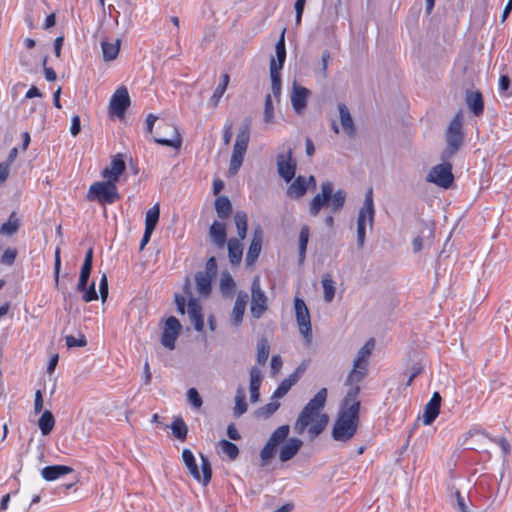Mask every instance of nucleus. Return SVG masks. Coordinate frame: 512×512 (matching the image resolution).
I'll use <instances>...</instances> for the list:
<instances>
[{
	"label": "nucleus",
	"mask_w": 512,
	"mask_h": 512,
	"mask_svg": "<svg viewBox=\"0 0 512 512\" xmlns=\"http://www.w3.org/2000/svg\"><path fill=\"white\" fill-rule=\"evenodd\" d=\"M215 210L217 215L221 219H226L230 216L232 212V204L228 197L219 196L215 200Z\"/></svg>",
	"instance_id": "c9c22d12"
},
{
	"label": "nucleus",
	"mask_w": 512,
	"mask_h": 512,
	"mask_svg": "<svg viewBox=\"0 0 512 512\" xmlns=\"http://www.w3.org/2000/svg\"><path fill=\"white\" fill-rule=\"evenodd\" d=\"M270 345L267 339L262 338L258 341L257 344V362L260 365H264L269 357Z\"/></svg>",
	"instance_id": "a18cd8bd"
},
{
	"label": "nucleus",
	"mask_w": 512,
	"mask_h": 512,
	"mask_svg": "<svg viewBox=\"0 0 512 512\" xmlns=\"http://www.w3.org/2000/svg\"><path fill=\"white\" fill-rule=\"evenodd\" d=\"M201 457V470L198 469L194 454L189 449L182 451V460L188 469L191 476L198 482H202L203 485H207L212 476L211 464L209 459L200 454Z\"/></svg>",
	"instance_id": "39448f33"
},
{
	"label": "nucleus",
	"mask_w": 512,
	"mask_h": 512,
	"mask_svg": "<svg viewBox=\"0 0 512 512\" xmlns=\"http://www.w3.org/2000/svg\"><path fill=\"white\" fill-rule=\"evenodd\" d=\"M181 331V324L177 318L170 316L165 322L163 328L161 343L164 347L173 350L175 348V342Z\"/></svg>",
	"instance_id": "4468645a"
},
{
	"label": "nucleus",
	"mask_w": 512,
	"mask_h": 512,
	"mask_svg": "<svg viewBox=\"0 0 512 512\" xmlns=\"http://www.w3.org/2000/svg\"><path fill=\"white\" fill-rule=\"evenodd\" d=\"M374 346H375L374 340L373 339L368 340L364 344V346L361 347V349L358 351V353L353 361V364H355V366L360 365V366L368 367V360H369V357L372 353Z\"/></svg>",
	"instance_id": "473e14b6"
},
{
	"label": "nucleus",
	"mask_w": 512,
	"mask_h": 512,
	"mask_svg": "<svg viewBox=\"0 0 512 512\" xmlns=\"http://www.w3.org/2000/svg\"><path fill=\"white\" fill-rule=\"evenodd\" d=\"M173 132V137L171 139L167 138H154V141L157 144L163 145V146H169L173 147L175 149H180L182 145V139L180 137V134L178 133L177 129L175 127H171Z\"/></svg>",
	"instance_id": "c03bdc74"
},
{
	"label": "nucleus",
	"mask_w": 512,
	"mask_h": 512,
	"mask_svg": "<svg viewBox=\"0 0 512 512\" xmlns=\"http://www.w3.org/2000/svg\"><path fill=\"white\" fill-rule=\"evenodd\" d=\"M277 170L279 175L286 181L289 182L295 176L296 163L292 159L291 152L286 154H280L277 157Z\"/></svg>",
	"instance_id": "dca6fc26"
},
{
	"label": "nucleus",
	"mask_w": 512,
	"mask_h": 512,
	"mask_svg": "<svg viewBox=\"0 0 512 512\" xmlns=\"http://www.w3.org/2000/svg\"><path fill=\"white\" fill-rule=\"evenodd\" d=\"M338 110L340 116V123L344 133L348 137H353L356 133V129L348 107L345 104H339Z\"/></svg>",
	"instance_id": "b1692460"
},
{
	"label": "nucleus",
	"mask_w": 512,
	"mask_h": 512,
	"mask_svg": "<svg viewBox=\"0 0 512 512\" xmlns=\"http://www.w3.org/2000/svg\"><path fill=\"white\" fill-rule=\"evenodd\" d=\"M250 141V121L246 120L236 135L233 151L229 163V173L236 175L243 164Z\"/></svg>",
	"instance_id": "7ed1b4c3"
},
{
	"label": "nucleus",
	"mask_w": 512,
	"mask_h": 512,
	"mask_svg": "<svg viewBox=\"0 0 512 512\" xmlns=\"http://www.w3.org/2000/svg\"><path fill=\"white\" fill-rule=\"evenodd\" d=\"M99 292L102 301H105L108 297V279L106 274H103L101 276L100 282H99Z\"/></svg>",
	"instance_id": "680f3d73"
},
{
	"label": "nucleus",
	"mask_w": 512,
	"mask_h": 512,
	"mask_svg": "<svg viewBox=\"0 0 512 512\" xmlns=\"http://www.w3.org/2000/svg\"><path fill=\"white\" fill-rule=\"evenodd\" d=\"M240 241V239L231 238L227 243L229 260L233 265L239 264L242 259L243 248Z\"/></svg>",
	"instance_id": "2f4dec72"
},
{
	"label": "nucleus",
	"mask_w": 512,
	"mask_h": 512,
	"mask_svg": "<svg viewBox=\"0 0 512 512\" xmlns=\"http://www.w3.org/2000/svg\"><path fill=\"white\" fill-rule=\"evenodd\" d=\"M309 95L310 91L307 88L298 85L296 82L293 83L290 100L296 114L300 115L303 113L307 106Z\"/></svg>",
	"instance_id": "2eb2a0df"
},
{
	"label": "nucleus",
	"mask_w": 512,
	"mask_h": 512,
	"mask_svg": "<svg viewBox=\"0 0 512 512\" xmlns=\"http://www.w3.org/2000/svg\"><path fill=\"white\" fill-rule=\"evenodd\" d=\"M197 291L201 296H208L211 291L212 276L209 272H198L195 275Z\"/></svg>",
	"instance_id": "7c9ffc66"
},
{
	"label": "nucleus",
	"mask_w": 512,
	"mask_h": 512,
	"mask_svg": "<svg viewBox=\"0 0 512 512\" xmlns=\"http://www.w3.org/2000/svg\"><path fill=\"white\" fill-rule=\"evenodd\" d=\"M333 188V183L330 181L322 183L321 192L316 194L309 203V213L311 216H317L320 210L328 205Z\"/></svg>",
	"instance_id": "ddd939ff"
},
{
	"label": "nucleus",
	"mask_w": 512,
	"mask_h": 512,
	"mask_svg": "<svg viewBox=\"0 0 512 512\" xmlns=\"http://www.w3.org/2000/svg\"><path fill=\"white\" fill-rule=\"evenodd\" d=\"M248 294L245 291H239L231 313V323L234 326L241 324L246 310Z\"/></svg>",
	"instance_id": "aec40b11"
},
{
	"label": "nucleus",
	"mask_w": 512,
	"mask_h": 512,
	"mask_svg": "<svg viewBox=\"0 0 512 512\" xmlns=\"http://www.w3.org/2000/svg\"><path fill=\"white\" fill-rule=\"evenodd\" d=\"M219 445L222 449V452L224 454H226L231 460H234L237 458V456L239 454V449L234 443H232L228 440H221L219 442Z\"/></svg>",
	"instance_id": "09e8293b"
},
{
	"label": "nucleus",
	"mask_w": 512,
	"mask_h": 512,
	"mask_svg": "<svg viewBox=\"0 0 512 512\" xmlns=\"http://www.w3.org/2000/svg\"><path fill=\"white\" fill-rule=\"evenodd\" d=\"M261 382H262L261 370L257 367H252L250 369V386L249 387L260 388Z\"/></svg>",
	"instance_id": "6e6d98bb"
},
{
	"label": "nucleus",
	"mask_w": 512,
	"mask_h": 512,
	"mask_svg": "<svg viewBox=\"0 0 512 512\" xmlns=\"http://www.w3.org/2000/svg\"><path fill=\"white\" fill-rule=\"evenodd\" d=\"M187 399L189 403L196 409L202 406V399L195 388H190L187 392Z\"/></svg>",
	"instance_id": "5fc2aeb1"
},
{
	"label": "nucleus",
	"mask_w": 512,
	"mask_h": 512,
	"mask_svg": "<svg viewBox=\"0 0 512 512\" xmlns=\"http://www.w3.org/2000/svg\"><path fill=\"white\" fill-rule=\"evenodd\" d=\"M307 191V179L298 176L288 188V195L292 198L302 197Z\"/></svg>",
	"instance_id": "f704fd0d"
},
{
	"label": "nucleus",
	"mask_w": 512,
	"mask_h": 512,
	"mask_svg": "<svg viewBox=\"0 0 512 512\" xmlns=\"http://www.w3.org/2000/svg\"><path fill=\"white\" fill-rule=\"evenodd\" d=\"M368 372V367L360 366L353 364V368L347 376L346 385L349 386L350 390L353 387H358L360 389V382L366 377Z\"/></svg>",
	"instance_id": "bb28decb"
},
{
	"label": "nucleus",
	"mask_w": 512,
	"mask_h": 512,
	"mask_svg": "<svg viewBox=\"0 0 512 512\" xmlns=\"http://www.w3.org/2000/svg\"><path fill=\"white\" fill-rule=\"evenodd\" d=\"M60 268H61L60 249L56 248L55 255H54V278H55V284L57 286L59 284Z\"/></svg>",
	"instance_id": "052dcab7"
},
{
	"label": "nucleus",
	"mask_w": 512,
	"mask_h": 512,
	"mask_svg": "<svg viewBox=\"0 0 512 512\" xmlns=\"http://www.w3.org/2000/svg\"><path fill=\"white\" fill-rule=\"evenodd\" d=\"M83 293L82 298L85 302H91L98 299L97 292L95 290V283L93 282L89 288H85V290L80 291Z\"/></svg>",
	"instance_id": "13d9d810"
},
{
	"label": "nucleus",
	"mask_w": 512,
	"mask_h": 512,
	"mask_svg": "<svg viewBox=\"0 0 512 512\" xmlns=\"http://www.w3.org/2000/svg\"><path fill=\"white\" fill-rule=\"evenodd\" d=\"M285 29L282 31L279 40L275 46L276 56L270 60V72L275 69L277 74H281V70L286 60V47H285Z\"/></svg>",
	"instance_id": "6ab92c4d"
},
{
	"label": "nucleus",
	"mask_w": 512,
	"mask_h": 512,
	"mask_svg": "<svg viewBox=\"0 0 512 512\" xmlns=\"http://www.w3.org/2000/svg\"><path fill=\"white\" fill-rule=\"evenodd\" d=\"M374 216L373 191L370 188L365 195L363 206L360 208L357 216V246L359 249H362L365 244L367 228L373 227Z\"/></svg>",
	"instance_id": "20e7f679"
},
{
	"label": "nucleus",
	"mask_w": 512,
	"mask_h": 512,
	"mask_svg": "<svg viewBox=\"0 0 512 512\" xmlns=\"http://www.w3.org/2000/svg\"><path fill=\"white\" fill-rule=\"evenodd\" d=\"M160 215V208L158 204H155L146 212L145 217V229L148 231H154Z\"/></svg>",
	"instance_id": "4c0bfd02"
},
{
	"label": "nucleus",
	"mask_w": 512,
	"mask_h": 512,
	"mask_svg": "<svg viewBox=\"0 0 512 512\" xmlns=\"http://www.w3.org/2000/svg\"><path fill=\"white\" fill-rule=\"evenodd\" d=\"M86 198L89 201H97L101 204H112L120 196L116 184L105 180L93 183L88 189Z\"/></svg>",
	"instance_id": "423d86ee"
},
{
	"label": "nucleus",
	"mask_w": 512,
	"mask_h": 512,
	"mask_svg": "<svg viewBox=\"0 0 512 512\" xmlns=\"http://www.w3.org/2000/svg\"><path fill=\"white\" fill-rule=\"evenodd\" d=\"M39 429L41 430V433L46 436L51 433V431L54 428L55 420L52 415V413L49 410H45L39 421H38Z\"/></svg>",
	"instance_id": "e433bc0d"
},
{
	"label": "nucleus",
	"mask_w": 512,
	"mask_h": 512,
	"mask_svg": "<svg viewBox=\"0 0 512 512\" xmlns=\"http://www.w3.org/2000/svg\"><path fill=\"white\" fill-rule=\"evenodd\" d=\"M184 293L188 296L187 313L196 331H202L204 328V319L202 306L200 302L191 296L190 283L187 281L184 286Z\"/></svg>",
	"instance_id": "9b49d317"
},
{
	"label": "nucleus",
	"mask_w": 512,
	"mask_h": 512,
	"mask_svg": "<svg viewBox=\"0 0 512 512\" xmlns=\"http://www.w3.org/2000/svg\"><path fill=\"white\" fill-rule=\"evenodd\" d=\"M302 441L298 438H290L280 449L279 458L282 462L292 459L300 450Z\"/></svg>",
	"instance_id": "a878e982"
},
{
	"label": "nucleus",
	"mask_w": 512,
	"mask_h": 512,
	"mask_svg": "<svg viewBox=\"0 0 512 512\" xmlns=\"http://www.w3.org/2000/svg\"><path fill=\"white\" fill-rule=\"evenodd\" d=\"M18 228V220L14 217V214H11L8 221L1 225L0 233L3 235L11 236L17 232Z\"/></svg>",
	"instance_id": "49530a36"
},
{
	"label": "nucleus",
	"mask_w": 512,
	"mask_h": 512,
	"mask_svg": "<svg viewBox=\"0 0 512 512\" xmlns=\"http://www.w3.org/2000/svg\"><path fill=\"white\" fill-rule=\"evenodd\" d=\"M73 472V469L66 465L46 466L41 470V476L46 481H54Z\"/></svg>",
	"instance_id": "5701e85b"
},
{
	"label": "nucleus",
	"mask_w": 512,
	"mask_h": 512,
	"mask_svg": "<svg viewBox=\"0 0 512 512\" xmlns=\"http://www.w3.org/2000/svg\"><path fill=\"white\" fill-rule=\"evenodd\" d=\"M248 405L246 402V393L243 387H238L235 394V406L233 413L235 417H240L247 412Z\"/></svg>",
	"instance_id": "72a5a7b5"
},
{
	"label": "nucleus",
	"mask_w": 512,
	"mask_h": 512,
	"mask_svg": "<svg viewBox=\"0 0 512 512\" xmlns=\"http://www.w3.org/2000/svg\"><path fill=\"white\" fill-rule=\"evenodd\" d=\"M262 247V230L261 228L255 229L253 233V238L250 243L247 255H246V263L247 265H253L257 258L259 257V254L261 252Z\"/></svg>",
	"instance_id": "4be33fe9"
},
{
	"label": "nucleus",
	"mask_w": 512,
	"mask_h": 512,
	"mask_svg": "<svg viewBox=\"0 0 512 512\" xmlns=\"http://www.w3.org/2000/svg\"><path fill=\"white\" fill-rule=\"evenodd\" d=\"M234 221L240 240H243L247 234V214L243 211H237L234 215Z\"/></svg>",
	"instance_id": "ea45409f"
},
{
	"label": "nucleus",
	"mask_w": 512,
	"mask_h": 512,
	"mask_svg": "<svg viewBox=\"0 0 512 512\" xmlns=\"http://www.w3.org/2000/svg\"><path fill=\"white\" fill-rule=\"evenodd\" d=\"M466 104L474 115L479 116L483 113V98L480 92L470 91L466 94Z\"/></svg>",
	"instance_id": "c85d7f7f"
},
{
	"label": "nucleus",
	"mask_w": 512,
	"mask_h": 512,
	"mask_svg": "<svg viewBox=\"0 0 512 512\" xmlns=\"http://www.w3.org/2000/svg\"><path fill=\"white\" fill-rule=\"evenodd\" d=\"M264 122L267 124H271L274 122V105L272 100V95L268 94L265 98L264 104Z\"/></svg>",
	"instance_id": "8fccbe9b"
},
{
	"label": "nucleus",
	"mask_w": 512,
	"mask_h": 512,
	"mask_svg": "<svg viewBox=\"0 0 512 512\" xmlns=\"http://www.w3.org/2000/svg\"><path fill=\"white\" fill-rule=\"evenodd\" d=\"M299 380L298 372H293L287 378L281 381L277 389L274 391L273 398H282Z\"/></svg>",
	"instance_id": "c756f323"
},
{
	"label": "nucleus",
	"mask_w": 512,
	"mask_h": 512,
	"mask_svg": "<svg viewBox=\"0 0 512 512\" xmlns=\"http://www.w3.org/2000/svg\"><path fill=\"white\" fill-rule=\"evenodd\" d=\"M310 229L308 225H303L299 234V260L303 262L306 256L307 244L309 241Z\"/></svg>",
	"instance_id": "a19ab883"
},
{
	"label": "nucleus",
	"mask_w": 512,
	"mask_h": 512,
	"mask_svg": "<svg viewBox=\"0 0 512 512\" xmlns=\"http://www.w3.org/2000/svg\"><path fill=\"white\" fill-rule=\"evenodd\" d=\"M130 104V97L125 87H121L116 90L110 101V110L118 115L122 116Z\"/></svg>",
	"instance_id": "a211bd4d"
},
{
	"label": "nucleus",
	"mask_w": 512,
	"mask_h": 512,
	"mask_svg": "<svg viewBox=\"0 0 512 512\" xmlns=\"http://www.w3.org/2000/svg\"><path fill=\"white\" fill-rule=\"evenodd\" d=\"M227 435L231 440H235V441H237L241 438V435H240L238 429L236 428V426L233 423L228 425Z\"/></svg>",
	"instance_id": "69168bd1"
},
{
	"label": "nucleus",
	"mask_w": 512,
	"mask_h": 512,
	"mask_svg": "<svg viewBox=\"0 0 512 512\" xmlns=\"http://www.w3.org/2000/svg\"><path fill=\"white\" fill-rule=\"evenodd\" d=\"M358 395V387H353L347 391L332 429V437L335 441L347 442L356 434L360 410Z\"/></svg>",
	"instance_id": "f257e3e1"
},
{
	"label": "nucleus",
	"mask_w": 512,
	"mask_h": 512,
	"mask_svg": "<svg viewBox=\"0 0 512 512\" xmlns=\"http://www.w3.org/2000/svg\"><path fill=\"white\" fill-rule=\"evenodd\" d=\"M173 435L180 441H184L187 437L188 428L184 420L180 417L175 418L171 424Z\"/></svg>",
	"instance_id": "79ce46f5"
},
{
	"label": "nucleus",
	"mask_w": 512,
	"mask_h": 512,
	"mask_svg": "<svg viewBox=\"0 0 512 512\" xmlns=\"http://www.w3.org/2000/svg\"><path fill=\"white\" fill-rule=\"evenodd\" d=\"M279 407H280V404L278 402H270V403L266 404L265 406L261 407L257 411V414L260 417L268 418L272 414H274L278 410Z\"/></svg>",
	"instance_id": "864d4df0"
},
{
	"label": "nucleus",
	"mask_w": 512,
	"mask_h": 512,
	"mask_svg": "<svg viewBox=\"0 0 512 512\" xmlns=\"http://www.w3.org/2000/svg\"><path fill=\"white\" fill-rule=\"evenodd\" d=\"M126 169V164L121 154H117L111 160V163L102 171V177L106 181H112L116 184L119 177L123 174Z\"/></svg>",
	"instance_id": "f3484780"
},
{
	"label": "nucleus",
	"mask_w": 512,
	"mask_h": 512,
	"mask_svg": "<svg viewBox=\"0 0 512 512\" xmlns=\"http://www.w3.org/2000/svg\"><path fill=\"white\" fill-rule=\"evenodd\" d=\"M327 400V389L321 388L300 412L294 428L302 434L310 425L308 432L311 437L318 436L328 423L326 414L321 413Z\"/></svg>",
	"instance_id": "f03ea898"
},
{
	"label": "nucleus",
	"mask_w": 512,
	"mask_h": 512,
	"mask_svg": "<svg viewBox=\"0 0 512 512\" xmlns=\"http://www.w3.org/2000/svg\"><path fill=\"white\" fill-rule=\"evenodd\" d=\"M80 129H81L80 117L78 115H75L72 117V120H71L70 132L73 136H77L80 132Z\"/></svg>",
	"instance_id": "e2e57ef3"
},
{
	"label": "nucleus",
	"mask_w": 512,
	"mask_h": 512,
	"mask_svg": "<svg viewBox=\"0 0 512 512\" xmlns=\"http://www.w3.org/2000/svg\"><path fill=\"white\" fill-rule=\"evenodd\" d=\"M268 309V297L261 288L259 276H255L251 284L250 313L255 319L261 318Z\"/></svg>",
	"instance_id": "6e6552de"
},
{
	"label": "nucleus",
	"mask_w": 512,
	"mask_h": 512,
	"mask_svg": "<svg viewBox=\"0 0 512 512\" xmlns=\"http://www.w3.org/2000/svg\"><path fill=\"white\" fill-rule=\"evenodd\" d=\"M175 303L177 306V310L179 313L184 314L185 313V305H186V297L183 295H175Z\"/></svg>",
	"instance_id": "338daca9"
},
{
	"label": "nucleus",
	"mask_w": 512,
	"mask_h": 512,
	"mask_svg": "<svg viewBox=\"0 0 512 512\" xmlns=\"http://www.w3.org/2000/svg\"><path fill=\"white\" fill-rule=\"evenodd\" d=\"M209 235L218 248H223L226 243V225L223 222L214 221L209 229Z\"/></svg>",
	"instance_id": "393cba45"
},
{
	"label": "nucleus",
	"mask_w": 512,
	"mask_h": 512,
	"mask_svg": "<svg viewBox=\"0 0 512 512\" xmlns=\"http://www.w3.org/2000/svg\"><path fill=\"white\" fill-rule=\"evenodd\" d=\"M9 163H0V185H2L9 176Z\"/></svg>",
	"instance_id": "774afa93"
},
{
	"label": "nucleus",
	"mask_w": 512,
	"mask_h": 512,
	"mask_svg": "<svg viewBox=\"0 0 512 512\" xmlns=\"http://www.w3.org/2000/svg\"><path fill=\"white\" fill-rule=\"evenodd\" d=\"M121 46V40L116 39L114 42L103 40L101 42L103 60L106 62L113 61L117 58Z\"/></svg>",
	"instance_id": "cd10ccee"
},
{
	"label": "nucleus",
	"mask_w": 512,
	"mask_h": 512,
	"mask_svg": "<svg viewBox=\"0 0 512 512\" xmlns=\"http://www.w3.org/2000/svg\"><path fill=\"white\" fill-rule=\"evenodd\" d=\"M426 180L439 187L448 188L453 181L451 164L443 163L434 166L428 173Z\"/></svg>",
	"instance_id": "f8f14e48"
},
{
	"label": "nucleus",
	"mask_w": 512,
	"mask_h": 512,
	"mask_svg": "<svg viewBox=\"0 0 512 512\" xmlns=\"http://www.w3.org/2000/svg\"><path fill=\"white\" fill-rule=\"evenodd\" d=\"M289 432V425H282L271 434L260 452L263 464H266L275 455L277 446L287 439Z\"/></svg>",
	"instance_id": "1a4fd4ad"
},
{
	"label": "nucleus",
	"mask_w": 512,
	"mask_h": 512,
	"mask_svg": "<svg viewBox=\"0 0 512 512\" xmlns=\"http://www.w3.org/2000/svg\"><path fill=\"white\" fill-rule=\"evenodd\" d=\"M455 497L457 501V509L459 512H469L468 506L465 503L464 498L461 496L459 491L455 492Z\"/></svg>",
	"instance_id": "0e129e2a"
},
{
	"label": "nucleus",
	"mask_w": 512,
	"mask_h": 512,
	"mask_svg": "<svg viewBox=\"0 0 512 512\" xmlns=\"http://www.w3.org/2000/svg\"><path fill=\"white\" fill-rule=\"evenodd\" d=\"M65 342L68 348L73 347H84L87 344V341L84 336H81L80 338H75L74 336H66Z\"/></svg>",
	"instance_id": "4d7b16f0"
},
{
	"label": "nucleus",
	"mask_w": 512,
	"mask_h": 512,
	"mask_svg": "<svg viewBox=\"0 0 512 512\" xmlns=\"http://www.w3.org/2000/svg\"><path fill=\"white\" fill-rule=\"evenodd\" d=\"M235 286L234 280L229 273H224L220 280V288L224 294L230 293Z\"/></svg>",
	"instance_id": "603ef678"
},
{
	"label": "nucleus",
	"mask_w": 512,
	"mask_h": 512,
	"mask_svg": "<svg viewBox=\"0 0 512 512\" xmlns=\"http://www.w3.org/2000/svg\"><path fill=\"white\" fill-rule=\"evenodd\" d=\"M294 310L299 333L303 337L306 345H310L313 340L311 316L303 299L299 297L294 298Z\"/></svg>",
	"instance_id": "0eeeda50"
},
{
	"label": "nucleus",
	"mask_w": 512,
	"mask_h": 512,
	"mask_svg": "<svg viewBox=\"0 0 512 512\" xmlns=\"http://www.w3.org/2000/svg\"><path fill=\"white\" fill-rule=\"evenodd\" d=\"M441 396L438 392H434L431 399L425 406L423 414V423L430 425L437 418L440 412Z\"/></svg>",
	"instance_id": "412c9836"
},
{
	"label": "nucleus",
	"mask_w": 512,
	"mask_h": 512,
	"mask_svg": "<svg viewBox=\"0 0 512 512\" xmlns=\"http://www.w3.org/2000/svg\"><path fill=\"white\" fill-rule=\"evenodd\" d=\"M321 283L323 287L324 300L327 303L332 302L336 291L334 280L330 275L327 274L322 278Z\"/></svg>",
	"instance_id": "58836bf2"
},
{
	"label": "nucleus",
	"mask_w": 512,
	"mask_h": 512,
	"mask_svg": "<svg viewBox=\"0 0 512 512\" xmlns=\"http://www.w3.org/2000/svg\"><path fill=\"white\" fill-rule=\"evenodd\" d=\"M345 200L346 193L343 190H338L335 193L332 192L328 204L331 206L333 211H338L344 206Z\"/></svg>",
	"instance_id": "de8ad7c7"
},
{
	"label": "nucleus",
	"mask_w": 512,
	"mask_h": 512,
	"mask_svg": "<svg viewBox=\"0 0 512 512\" xmlns=\"http://www.w3.org/2000/svg\"><path fill=\"white\" fill-rule=\"evenodd\" d=\"M447 149L446 153L449 155L454 154L462 145V114L459 112L451 121L446 134Z\"/></svg>",
	"instance_id": "9d476101"
},
{
	"label": "nucleus",
	"mask_w": 512,
	"mask_h": 512,
	"mask_svg": "<svg viewBox=\"0 0 512 512\" xmlns=\"http://www.w3.org/2000/svg\"><path fill=\"white\" fill-rule=\"evenodd\" d=\"M228 83H229V75L228 74L222 75L221 81L218 84V86L216 87V89L214 90L213 95L210 99L213 106L218 105L220 99L222 98L223 94L225 93V91L227 89Z\"/></svg>",
	"instance_id": "37998d69"
},
{
	"label": "nucleus",
	"mask_w": 512,
	"mask_h": 512,
	"mask_svg": "<svg viewBox=\"0 0 512 512\" xmlns=\"http://www.w3.org/2000/svg\"><path fill=\"white\" fill-rule=\"evenodd\" d=\"M17 251L15 249H6L1 257V262L5 265H12L15 262Z\"/></svg>",
	"instance_id": "bf43d9fd"
},
{
	"label": "nucleus",
	"mask_w": 512,
	"mask_h": 512,
	"mask_svg": "<svg viewBox=\"0 0 512 512\" xmlns=\"http://www.w3.org/2000/svg\"><path fill=\"white\" fill-rule=\"evenodd\" d=\"M270 78L272 94L276 100H279L281 95V74H277L275 71H271Z\"/></svg>",
	"instance_id": "3c124183"
}]
</instances>
